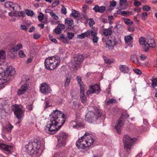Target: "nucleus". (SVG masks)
Segmentation results:
<instances>
[{
	"mask_svg": "<svg viewBox=\"0 0 157 157\" xmlns=\"http://www.w3.org/2000/svg\"><path fill=\"white\" fill-rule=\"evenodd\" d=\"M147 16V13L144 12L142 13V18L143 19L145 20L146 19Z\"/></svg>",
	"mask_w": 157,
	"mask_h": 157,
	"instance_id": "59",
	"label": "nucleus"
},
{
	"mask_svg": "<svg viewBox=\"0 0 157 157\" xmlns=\"http://www.w3.org/2000/svg\"><path fill=\"white\" fill-rule=\"evenodd\" d=\"M133 71L135 73L138 75H140L141 74V71L139 69H135L133 70Z\"/></svg>",
	"mask_w": 157,
	"mask_h": 157,
	"instance_id": "60",
	"label": "nucleus"
},
{
	"mask_svg": "<svg viewBox=\"0 0 157 157\" xmlns=\"http://www.w3.org/2000/svg\"><path fill=\"white\" fill-rule=\"evenodd\" d=\"M62 41L65 44H68L69 42L68 38L65 37L63 38L62 40Z\"/></svg>",
	"mask_w": 157,
	"mask_h": 157,
	"instance_id": "56",
	"label": "nucleus"
},
{
	"mask_svg": "<svg viewBox=\"0 0 157 157\" xmlns=\"http://www.w3.org/2000/svg\"><path fill=\"white\" fill-rule=\"evenodd\" d=\"M72 108L75 109H80L82 107V105L78 101H74L72 106Z\"/></svg>",
	"mask_w": 157,
	"mask_h": 157,
	"instance_id": "24",
	"label": "nucleus"
},
{
	"mask_svg": "<svg viewBox=\"0 0 157 157\" xmlns=\"http://www.w3.org/2000/svg\"><path fill=\"white\" fill-rule=\"evenodd\" d=\"M26 14L29 16L32 17L34 15V13L32 10H25Z\"/></svg>",
	"mask_w": 157,
	"mask_h": 157,
	"instance_id": "44",
	"label": "nucleus"
},
{
	"mask_svg": "<svg viewBox=\"0 0 157 157\" xmlns=\"http://www.w3.org/2000/svg\"><path fill=\"white\" fill-rule=\"evenodd\" d=\"M22 44L21 43H19L17 45L14 46L12 49L14 52H17L22 47Z\"/></svg>",
	"mask_w": 157,
	"mask_h": 157,
	"instance_id": "32",
	"label": "nucleus"
},
{
	"mask_svg": "<svg viewBox=\"0 0 157 157\" xmlns=\"http://www.w3.org/2000/svg\"><path fill=\"white\" fill-rule=\"evenodd\" d=\"M49 39L52 41V42H54V43H56L57 42V41L56 40V39L55 38H53V36L51 35H49Z\"/></svg>",
	"mask_w": 157,
	"mask_h": 157,
	"instance_id": "51",
	"label": "nucleus"
},
{
	"mask_svg": "<svg viewBox=\"0 0 157 157\" xmlns=\"http://www.w3.org/2000/svg\"><path fill=\"white\" fill-rule=\"evenodd\" d=\"M123 115L121 116L119 120L118 121V123L115 126V128L118 133H120L121 126L122 125V118L123 117Z\"/></svg>",
	"mask_w": 157,
	"mask_h": 157,
	"instance_id": "20",
	"label": "nucleus"
},
{
	"mask_svg": "<svg viewBox=\"0 0 157 157\" xmlns=\"http://www.w3.org/2000/svg\"><path fill=\"white\" fill-rule=\"evenodd\" d=\"M119 5L123 9H126L127 6V0H119Z\"/></svg>",
	"mask_w": 157,
	"mask_h": 157,
	"instance_id": "28",
	"label": "nucleus"
},
{
	"mask_svg": "<svg viewBox=\"0 0 157 157\" xmlns=\"http://www.w3.org/2000/svg\"><path fill=\"white\" fill-rule=\"evenodd\" d=\"M122 115H123V117L122 118V121L124 119H125L126 118H127L129 117V115L128 114H127V113H125L124 114H122Z\"/></svg>",
	"mask_w": 157,
	"mask_h": 157,
	"instance_id": "61",
	"label": "nucleus"
},
{
	"mask_svg": "<svg viewBox=\"0 0 157 157\" xmlns=\"http://www.w3.org/2000/svg\"><path fill=\"white\" fill-rule=\"evenodd\" d=\"M65 115L61 111L56 110L50 115L49 121L46 124V130L51 132V133H55L64 123Z\"/></svg>",
	"mask_w": 157,
	"mask_h": 157,
	"instance_id": "1",
	"label": "nucleus"
},
{
	"mask_svg": "<svg viewBox=\"0 0 157 157\" xmlns=\"http://www.w3.org/2000/svg\"><path fill=\"white\" fill-rule=\"evenodd\" d=\"M113 30L112 26L108 29H103V34L106 36H109L112 33Z\"/></svg>",
	"mask_w": 157,
	"mask_h": 157,
	"instance_id": "21",
	"label": "nucleus"
},
{
	"mask_svg": "<svg viewBox=\"0 0 157 157\" xmlns=\"http://www.w3.org/2000/svg\"><path fill=\"white\" fill-rule=\"evenodd\" d=\"M131 60L137 65H139L140 63L138 62L137 56L135 55H132L131 57Z\"/></svg>",
	"mask_w": 157,
	"mask_h": 157,
	"instance_id": "31",
	"label": "nucleus"
},
{
	"mask_svg": "<svg viewBox=\"0 0 157 157\" xmlns=\"http://www.w3.org/2000/svg\"><path fill=\"white\" fill-rule=\"evenodd\" d=\"M57 27H58L59 29H60L61 31L64 29L65 28V26L64 25L62 24H58Z\"/></svg>",
	"mask_w": 157,
	"mask_h": 157,
	"instance_id": "54",
	"label": "nucleus"
},
{
	"mask_svg": "<svg viewBox=\"0 0 157 157\" xmlns=\"http://www.w3.org/2000/svg\"><path fill=\"white\" fill-rule=\"evenodd\" d=\"M152 84L151 86L153 88H154L156 86H157V79L155 78L151 80Z\"/></svg>",
	"mask_w": 157,
	"mask_h": 157,
	"instance_id": "42",
	"label": "nucleus"
},
{
	"mask_svg": "<svg viewBox=\"0 0 157 157\" xmlns=\"http://www.w3.org/2000/svg\"><path fill=\"white\" fill-rule=\"evenodd\" d=\"M67 154L65 152H58L55 153L52 157H66Z\"/></svg>",
	"mask_w": 157,
	"mask_h": 157,
	"instance_id": "30",
	"label": "nucleus"
},
{
	"mask_svg": "<svg viewBox=\"0 0 157 157\" xmlns=\"http://www.w3.org/2000/svg\"><path fill=\"white\" fill-rule=\"evenodd\" d=\"M115 28L117 29L118 32H120L122 31H123L124 27L121 24L117 25L115 27Z\"/></svg>",
	"mask_w": 157,
	"mask_h": 157,
	"instance_id": "39",
	"label": "nucleus"
},
{
	"mask_svg": "<svg viewBox=\"0 0 157 157\" xmlns=\"http://www.w3.org/2000/svg\"><path fill=\"white\" fill-rule=\"evenodd\" d=\"M117 44L115 38L114 37L112 39L106 41V47L110 49H112L113 46Z\"/></svg>",
	"mask_w": 157,
	"mask_h": 157,
	"instance_id": "15",
	"label": "nucleus"
},
{
	"mask_svg": "<svg viewBox=\"0 0 157 157\" xmlns=\"http://www.w3.org/2000/svg\"><path fill=\"white\" fill-rule=\"evenodd\" d=\"M74 34L73 33L68 32L67 33V36L69 40H71L74 36Z\"/></svg>",
	"mask_w": 157,
	"mask_h": 157,
	"instance_id": "47",
	"label": "nucleus"
},
{
	"mask_svg": "<svg viewBox=\"0 0 157 157\" xmlns=\"http://www.w3.org/2000/svg\"><path fill=\"white\" fill-rule=\"evenodd\" d=\"M94 24V22L92 18L89 19V26L91 27H92L93 25Z\"/></svg>",
	"mask_w": 157,
	"mask_h": 157,
	"instance_id": "53",
	"label": "nucleus"
},
{
	"mask_svg": "<svg viewBox=\"0 0 157 157\" xmlns=\"http://www.w3.org/2000/svg\"><path fill=\"white\" fill-rule=\"evenodd\" d=\"M29 85L27 83H26L22 85L21 88L17 91V94L19 95H21L24 94L28 89Z\"/></svg>",
	"mask_w": 157,
	"mask_h": 157,
	"instance_id": "17",
	"label": "nucleus"
},
{
	"mask_svg": "<svg viewBox=\"0 0 157 157\" xmlns=\"http://www.w3.org/2000/svg\"><path fill=\"white\" fill-rule=\"evenodd\" d=\"M71 80V77L69 75H66V80L64 83L65 86L66 87H68L70 83Z\"/></svg>",
	"mask_w": 157,
	"mask_h": 157,
	"instance_id": "33",
	"label": "nucleus"
},
{
	"mask_svg": "<svg viewBox=\"0 0 157 157\" xmlns=\"http://www.w3.org/2000/svg\"><path fill=\"white\" fill-rule=\"evenodd\" d=\"M41 147V143L36 139H33L30 141L28 144L25 146L27 152L30 155H33L34 157L39 156Z\"/></svg>",
	"mask_w": 157,
	"mask_h": 157,
	"instance_id": "3",
	"label": "nucleus"
},
{
	"mask_svg": "<svg viewBox=\"0 0 157 157\" xmlns=\"http://www.w3.org/2000/svg\"><path fill=\"white\" fill-rule=\"evenodd\" d=\"M61 6H62V8L61 9V12L63 14L65 15L67 13L66 9L63 6V5H61Z\"/></svg>",
	"mask_w": 157,
	"mask_h": 157,
	"instance_id": "49",
	"label": "nucleus"
},
{
	"mask_svg": "<svg viewBox=\"0 0 157 157\" xmlns=\"http://www.w3.org/2000/svg\"><path fill=\"white\" fill-rule=\"evenodd\" d=\"M73 20L70 18H67L65 20V23L66 25L68 26V28L69 29H73Z\"/></svg>",
	"mask_w": 157,
	"mask_h": 157,
	"instance_id": "18",
	"label": "nucleus"
},
{
	"mask_svg": "<svg viewBox=\"0 0 157 157\" xmlns=\"http://www.w3.org/2000/svg\"><path fill=\"white\" fill-rule=\"evenodd\" d=\"M150 10V7L147 5L144 6L143 7V10L144 11H149Z\"/></svg>",
	"mask_w": 157,
	"mask_h": 157,
	"instance_id": "50",
	"label": "nucleus"
},
{
	"mask_svg": "<svg viewBox=\"0 0 157 157\" xmlns=\"http://www.w3.org/2000/svg\"><path fill=\"white\" fill-rule=\"evenodd\" d=\"M101 114L97 109L89 111L86 115L85 120L90 123H94L100 118Z\"/></svg>",
	"mask_w": 157,
	"mask_h": 157,
	"instance_id": "6",
	"label": "nucleus"
},
{
	"mask_svg": "<svg viewBox=\"0 0 157 157\" xmlns=\"http://www.w3.org/2000/svg\"><path fill=\"white\" fill-rule=\"evenodd\" d=\"M125 23L127 25L129 26H131L133 25V21L130 20L128 19H125L124 20Z\"/></svg>",
	"mask_w": 157,
	"mask_h": 157,
	"instance_id": "41",
	"label": "nucleus"
},
{
	"mask_svg": "<svg viewBox=\"0 0 157 157\" xmlns=\"http://www.w3.org/2000/svg\"><path fill=\"white\" fill-rule=\"evenodd\" d=\"M132 37L130 35H127L124 37V40L126 43H128L131 41Z\"/></svg>",
	"mask_w": 157,
	"mask_h": 157,
	"instance_id": "45",
	"label": "nucleus"
},
{
	"mask_svg": "<svg viewBox=\"0 0 157 157\" xmlns=\"http://www.w3.org/2000/svg\"><path fill=\"white\" fill-rule=\"evenodd\" d=\"M54 31L56 33L59 34L61 33V30L58 27H57L54 29Z\"/></svg>",
	"mask_w": 157,
	"mask_h": 157,
	"instance_id": "62",
	"label": "nucleus"
},
{
	"mask_svg": "<svg viewBox=\"0 0 157 157\" xmlns=\"http://www.w3.org/2000/svg\"><path fill=\"white\" fill-rule=\"evenodd\" d=\"M0 149L3 150L6 153H10L14 151L15 148L13 146H9L0 143Z\"/></svg>",
	"mask_w": 157,
	"mask_h": 157,
	"instance_id": "13",
	"label": "nucleus"
},
{
	"mask_svg": "<svg viewBox=\"0 0 157 157\" xmlns=\"http://www.w3.org/2000/svg\"><path fill=\"white\" fill-rule=\"evenodd\" d=\"M67 134L63 132H61L58 136V143L57 145L58 148L63 147L66 145V140L67 138Z\"/></svg>",
	"mask_w": 157,
	"mask_h": 157,
	"instance_id": "9",
	"label": "nucleus"
},
{
	"mask_svg": "<svg viewBox=\"0 0 157 157\" xmlns=\"http://www.w3.org/2000/svg\"><path fill=\"white\" fill-rule=\"evenodd\" d=\"M76 80L77 81L78 83L79 84L80 86V89H81V87H82L84 88V86L82 82L81 78L79 76H77L76 78Z\"/></svg>",
	"mask_w": 157,
	"mask_h": 157,
	"instance_id": "36",
	"label": "nucleus"
},
{
	"mask_svg": "<svg viewBox=\"0 0 157 157\" xmlns=\"http://www.w3.org/2000/svg\"><path fill=\"white\" fill-rule=\"evenodd\" d=\"M45 12L49 13L54 20L56 21L59 19L58 17L51 10L49 9H46L45 10Z\"/></svg>",
	"mask_w": 157,
	"mask_h": 157,
	"instance_id": "25",
	"label": "nucleus"
},
{
	"mask_svg": "<svg viewBox=\"0 0 157 157\" xmlns=\"http://www.w3.org/2000/svg\"><path fill=\"white\" fill-rule=\"evenodd\" d=\"M18 55L21 58H24L26 56L24 52L22 50L20 51L19 52Z\"/></svg>",
	"mask_w": 157,
	"mask_h": 157,
	"instance_id": "48",
	"label": "nucleus"
},
{
	"mask_svg": "<svg viewBox=\"0 0 157 157\" xmlns=\"http://www.w3.org/2000/svg\"><path fill=\"white\" fill-rule=\"evenodd\" d=\"M104 60L105 62L108 64H111L113 62V60L109 59H105Z\"/></svg>",
	"mask_w": 157,
	"mask_h": 157,
	"instance_id": "57",
	"label": "nucleus"
},
{
	"mask_svg": "<svg viewBox=\"0 0 157 157\" xmlns=\"http://www.w3.org/2000/svg\"><path fill=\"white\" fill-rule=\"evenodd\" d=\"M134 139H132L128 135L124 136L123 138V142L124 145V149L127 150H130L133 145L134 141Z\"/></svg>",
	"mask_w": 157,
	"mask_h": 157,
	"instance_id": "8",
	"label": "nucleus"
},
{
	"mask_svg": "<svg viewBox=\"0 0 157 157\" xmlns=\"http://www.w3.org/2000/svg\"><path fill=\"white\" fill-rule=\"evenodd\" d=\"M119 70L121 72L127 74L129 72V69L126 65H121L119 67Z\"/></svg>",
	"mask_w": 157,
	"mask_h": 157,
	"instance_id": "23",
	"label": "nucleus"
},
{
	"mask_svg": "<svg viewBox=\"0 0 157 157\" xmlns=\"http://www.w3.org/2000/svg\"><path fill=\"white\" fill-rule=\"evenodd\" d=\"M81 126V124H77L75 121H72L70 123V126L74 128H78Z\"/></svg>",
	"mask_w": 157,
	"mask_h": 157,
	"instance_id": "34",
	"label": "nucleus"
},
{
	"mask_svg": "<svg viewBox=\"0 0 157 157\" xmlns=\"http://www.w3.org/2000/svg\"><path fill=\"white\" fill-rule=\"evenodd\" d=\"M149 46V47L152 48H154L156 46L155 40L152 38H151L147 40V44Z\"/></svg>",
	"mask_w": 157,
	"mask_h": 157,
	"instance_id": "26",
	"label": "nucleus"
},
{
	"mask_svg": "<svg viewBox=\"0 0 157 157\" xmlns=\"http://www.w3.org/2000/svg\"><path fill=\"white\" fill-rule=\"evenodd\" d=\"M100 91V88L98 84H95L90 86L89 90L87 91L86 94L87 95L91 94H98Z\"/></svg>",
	"mask_w": 157,
	"mask_h": 157,
	"instance_id": "12",
	"label": "nucleus"
},
{
	"mask_svg": "<svg viewBox=\"0 0 157 157\" xmlns=\"http://www.w3.org/2000/svg\"><path fill=\"white\" fill-rule=\"evenodd\" d=\"M60 60L58 56L49 57L44 61L45 68L48 70H53L59 64Z\"/></svg>",
	"mask_w": 157,
	"mask_h": 157,
	"instance_id": "5",
	"label": "nucleus"
},
{
	"mask_svg": "<svg viewBox=\"0 0 157 157\" xmlns=\"http://www.w3.org/2000/svg\"><path fill=\"white\" fill-rule=\"evenodd\" d=\"M20 6L18 4L13 3L11 10H13L15 12H17L20 11Z\"/></svg>",
	"mask_w": 157,
	"mask_h": 157,
	"instance_id": "29",
	"label": "nucleus"
},
{
	"mask_svg": "<svg viewBox=\"0 0 157 157\" xmlns=\"http://www.w3.org/2000/svg\"><path fill=\"white\" fill-rule=\"evenodd\" d=\"M40 88V92L44 94H48L52 91L49 85L45 82L41 84Z\"/></svg>",
	"mask_w": 157,
	"mask_h": 157,
	"instance_id": "11",
	"label": "nucleus"
},
{
	"mask_svg": "<svg viewBox=\"0 0 157 157\" xmlns=\"http://www.w3.org/2000/svg\"><path fill=\"white\" fill-rule=\"evenodd\" d=\"M134 5L136 6H139L141 5V3L140 1H135L133 3Z\"/></svg>",
	"mask_w": 157,
	"mask_h": 157,
	"instance_id": "58",
	"label": "nucleus"
},
{
	"mask_svg": "<svg viewBox=\"0 0 157 157\" xmlns=\"http://www.w3.org/2000/svg\"><path fill=\"white\" fill-rule=\"evenodd\" d=\"M80 97L81 101L82 103H85L86 101V98L84 94L85 92L84 88H83L82 87H81V89H80Z\"/></svg>",
	"mask_w": 157,
	"mask_h": 157,
	"instance_id": "22",
	"label": "nucleus"
},
{
	"mask_svg": "<svg viewBox=\"0 0 157 157\" xmlns=\"http://www.w3.org/2000/svg\"><path fill=\"white\" fill-rule=\"evenodd\" d=\"M14 68L9 66L5 70L3 66L0 65V85H2L8 81L11 76L15 74Z\"/></svg>",
	"mask_w": 157,
	"mask_h": 157,
	"instance_id": "4",
	"label": "nucleus"
},
{
	"mask_svg": "<svg viewBox=\"0 0 157 157\" xmlns=\"http://www.w3.org/2000/svg\"><path fill=\"white\" fill-rule=\"evenodd\" d=\"M6 58V52L3 50H0V62L5 60Z\"/></svg>",
	"mask_w": 157,
	"mask_h": 157,
	"instance_id": "27",
	"label": "nucleus"
},
{
	"mask_svg": "<svg viewBox=\"0 0 157 157\" xmlns=\"http://www.w3.org/2000/svg\"><path fill=\"white\" fill-rule=\"evenodd\" d=\"M90 38L92 37V40L93 42L94 43H96L98 42L99 38L97 36V31L95 30L93 31V30H90Z\"/></svg>",
	"mask_w": 157,
	"mask_h": 157,
	"instance_id": "16",
	"label": "nucleus"
},
{
	"mask_svg": "<svg viewBox=\"0 0 157 157\" xmlns=\"http://www.w3.org/2000/svg\"><path fill=\"white\" fill-rule=\"evenodd\" d=\"M105 8L104 6L99 7V12L101 13H103L105 10Z\"/></svg>",
	"mask_w": 157,
	"mask_h": 157,
	"instance_id": "52",
	"label": "nucleus"
},
{
	"mask_svg": "<svg viewBox=\"0 0 157 157\" xmlns=\"http://www.w3.org/2000/svg\"><path fill=\"white\" fill-rule=\"evenodd\" d=\"M22 79L24 82H26L27 83V81L29 79V78L28 76L24 75L22 77Z\"/></svg>",
	"mask_w": 157,
	"mask_h": 157,
	"instance_id": "55",
	"label": "nucleus"
},
{
	"mask_svg": "<svg viewBox=\"0 0 157 157\" xmlns=\"http://www.w3.org/2000/svg\"><path fill=\"white\" fill-rule=\"evenodd\" d=\"M109 9L111 10H112L113 9V8L115 7L117 4L116 2L114 0L112 1H110L109 2Z\"/></svg>",
	"mask_w": 157,
	"mask_h": 157,
	"instance_id": "37",
	"label": "nucleus"
},
{
	"mask_svg": "<svg viewBox=\"0 0 157 157\" xmlns=\"http://www.w3.org/2000/svg\"><path fill=\"white\" fill-rule=\"evenodd\" d=\"M13 109L15 115L19 121L17 124H19L21 122V119L23 117L24 112L23 107L21 105H15L13 106Z\"/></svg>",
	"mask_w": 157,
	"mask_h": 157,
	"instance_id": "7",
	"label": "nucleus"
},
{
	"mask_svg": "<svg viewBox=\"0 0 157 157\" xmlns=\"http://www.w3.org/2000/svg\"><path fill=\"white\" fill-rule=\"evenodd\" d=\"M71 14L72 16L76 18L80 16V14L77 11L73 10L72 11Z\"/></svg>",
	"mask_w": 157,
	"mask_h": 157,
	"instance_id": "40",
	"label": "nucleus"
},
{
	"mask_svg": "<svg viewBox=\"0 0 157 157\" xmlns=\"http://www.w3.org/2000/svg\"><path fill=\"white\" fill-rule=\"evenodd\" d=\"M93 136L88 133H86L84 135L79 138L76 142L77 147L82 149L83 153L87 152L88 147L93 144L94 142Z\"/></svg>",
	"mask_w": 157,
	"mask_h": 157,
	"instance_id": "2",
	"label": "nucleus"
},
{
	"mask_svg": "<svg viewBox=\"0 0 157 157\" xmlns=\"http://www.w3.org/2000/svg\"><path fill=\"white\" fill-rule=\"evenodd\" d=\"M140 44L141 45L143 50L147 52L149 50V46L147 44V41L144 37H141L139 39Z\"/></svg>",
	"mask_w": 157,
	"mask_h": 157,
	"instance_id": "14",
	"label": "nucleus"
},
{
	"mask_svg": "<svg viewBox=\"0 0 157 157\" xmlns=\"http://www.w3.org/2000/svg\"><path fill=\"white\" fill-rule=\"evenodd\" d=\"M20 28L21 29L25 31H27L28 29L26 26L25 25H21Z\"/></svg>",
	"mask_w": 157,
	"mask_h": 157,
	"instance_id": "63",
	"label": "nucleus"
},
{
	"mask_svg": "<svg viewBox=\"0 0 157 157\" xmlns=\"http://www.w3.org/2000/svg\"><path fill=\"white\" fill-rule=\"evenodd\" d=\"M99 7L98 5H96L93 8V9L96 12H99Z\"/></svg>",
	"mask_w": 157,
	"mask_h": 157,
	"instance_id": "64",
	"label": "nucleus"
},
{
	"mask_svg": "<svg viewBox=\"0 0 157 157\" xmlns=\"http://www.w3.org/2000/svg\"><path fill=\"white\" fill-rule=\"evenodd\" d=\"M83 60V57L81 55H78L74 58L73 65L76 70L79 67L80 65Z\"/></svg>",
	"mask_w": 157,
	"mask_h": 157,
	"instance_id": "10",
	"label": "nucleus"
},
{
	"mask_svg": "<svg viewBox=\"0 0 157 157\" xmlns=\"http://www.w3.org/2000/svg\"><path fill=\"white\" fill-rule=\"evenodd\" d=\"M105 102L108 105L109 104H112L114 103H116V100L113 98H112L111 99H109L108 100L106 99L105 100Z\"/></svg>",
	"mask_w": 157,
	"mask_h": 157,
	"instance_id": "43",
	"label": "nucleus"
},
{
	"mask_svg": "<svg viewBox=\"0 0 157 157\" xmlns=\"http://www.w3.org/2000/svg\"><path fill=\"white\" fill-rule=\"evenodd\" d=\"M13 126L10 124H7L5 127H3V130L7 132H10L13 128Z\"/></svg>",
	"mask_w": 157,
	"mask_h": 157,
	"instance_id": "35",
	"label": "nucleus"
},
{
	"mask_svg": "<svg viewBox=\"0 0 157 157\" xmlns=\"http://www.w3.org/2000/svg\"><path fill=\"white\" fill-rule=\"evenodd\" d=\"M91 30H88L86 32L83 33L81 34L78 35L77 37L80 39H82L85 37V36L88 38H90V33Z\"/></svg>",
	"mask_w": 157,
	"mask_h": 157,
	"instance_id": "19",
	"label": "nucleus"
},
{
	"mask_svg": "<svg viewBox=\"0 0 157 157\" xmlns=\"http://www.w3.org/2000/svg\"><path fill=\"white\" fill-rule=\"evenodd\" d=\"M44 15L41 12H40L39 13V14L38 16V20L40 21L41 22L44 19Z\"/></svg>",
	"mask_w": 157,
	"mask_h": 157,
	"instance_id": "46",
	"label": "nucleus"
},
{
	"mask_svg": "<svg viewBox=\"0 0 157 157\" xmlns=\"http://www.w3.org/2000/svg\"><path fill=\"white\" fill-rule=\"evenodd\" d=\"M13 3L11 2H6L5 4V6L6 8L10 9L11 10Z\"/></svg>",
	"mask_w": 157,
	"mask_h": 157,
	"instance_id": "38",
	"label": "nucleus"
}]
</instances>
